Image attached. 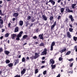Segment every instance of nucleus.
Listing matches in <instances>:
<instances>
[{"label": "nucleus", "instance_id": "ddd939ff", "mask_svg": "<svg viewBox=\"0 0 77 77\" xmlns=\"http://www.w3.org/2000/svg\"><path fill=\"white\" fill-rule=\"evenodd\" d=\"M28 37V35H24L23 37V38L22 39V40H23L24 39H26Z\"/></svg>", "mask_w": 77, "mask_h": 77}, {"label": "nucleus", "instance_id": "a878e982", "mask_svg": "<svg viewBox=\"0 0 77 77\" xmlns=\"http://www.w3.org/2000/svg\"><path fill=\"white\" fill-rule=\"evenodd\" d=\"M75 6H76V4H72V9H74V8H75Z\"/></svg>", "mask_w": 77, "mask_h": 77}, {"label": "nucleus", "instance_id": "c9c22d12", "mask_svg": "<svg viewBox=\"0 0 77 77\" xmlns=\"http://www.w3.org/2000/svg\"><path fill=\"white\" fill-rule=\"evenodd\" d=\"M63 60V58L62 57H60L59 58V60L60 61H61Z\"/></svg>", "mask_w": 77, "mask_h": 77}, {"label": "nucleus", "instance_id": "f8f14e48", "mask_svg": "<svg viewBox=\"0 0 77 77\" xmlns=\"http://www.w3.org/2000/svg\"><path fill=\"white\" fill-rule=\"evenodd\" d=\"M26 70L25 69H23V70L21 72V74L22 75L24 74L25 73V71H26Z\"/></svg>", "mask_w": 77, "mask_h": 77}, {"label": "nucleus", "instance_id": "13d9d810", "mask_svg": "<svg viewBox=\"0 0 77 77\" xmlns=\"http://www.w3.org/2000/svg\"><path fill=\"white\" fill-rule=\"evenodd\" d=\"M68 21V19L67 18H66V20H65L66 22H67Z\"/></svg>", "mask_w": 77, "mask_h": 77}, {"label": "nucleus", "instance_id": "f3484780", "mask_svg": "<svg viewBox=\"0 0 77 77\" xmlns=\"http://www.w3.org/2000/svg\"><path fill=\"white\" fill-rule=\"evenodd\" d=\"M50 62H51L52 64H54L55 62H54V61L53 60V59H51V60H50Z\"/></svg>", "mask_w": 77, "mask_h": 77}, {"label": "nucleus", "instance_id": "6e6552de", "mask_svg": "<svg viewBox=\"0 0 77 77\" xmlns=\"http://www.w3.org/2000/svg\"><path fill=\"white\" fill-rule=\"evenodd\" d=\"M49 2L51 3V4H52L53 5H55V2L53 1V0H49Z\"/></svg>", "mask_w": 77, "mask_h": 77}, {"label": "nucleus", "instance_id": "b1692460", "mask_svg": "<svg viewBox=\"0 0 77 77\" xmlns=\"http://www.w3.org/2000/svg\"><path fill=\"white\" fill-rule=\"evenodd\" d=\"M18 15H19V14L18 13H14L13 15L14 17H18Z\"/></svg>", "mask_w": 77, "mask_h": 77}, {"label": "nucleus", "instance_id": "39448f33", "mask_svg": "<svg viewBox=\"0 0 77 77\" xmlns=\"http://www.w3.org/2000/svg\"><path fill=\"white\" fill-rule=\"evenodd\" d=\"M4 53L5 54L7 55V56H8V55H9V53H10V51L7 50L5 51H4Z\"/></svg>", "mask_w": 77, "mask_h": 77}, {"label": "nucleus", "instance_id": "bf43d9fd", "mask_svg": "<svg viewBox=\"0 0 77 77\" xmlns=\"http://www.w3.org/2000/svg\"><path fill=\"white\" fill-rule=\"evenodd\" d=\"M44 67H45V66H43L41 67V69L44 68Z\"/></svg>", "mask_w": 77, "mask_h": 77}, {"label": "nucleus", "instance_id": "37998d69", "mask_svg": "<svg viewBox=\"0 0 77 77\" xmlns=\"http://www.w3.org/2000/svg\"><path fill=\"white\" fill-rule=\"evenodd\" d=\"M73 65V63H72L70 64V67H72Z\"/></svg>", "mask_w": 77, "mask_h": 77}, {"label": "nucleus", "instance_id": "f03ea898", "mask_svg": "<svg viewBox=\"0 0 77 77\" xmlns=\"http://www.w3.org/2000/svg\"><path fill=\"white\" fill-rule=\"evenodd\" d=\"M54 45H55V42H52L51 45V49L50 50L51 51H53V46H54Z\"/></svg>", "mask_w": 77, "mask_h": 77}, {"label": "nucleus", "instance_id": "4be33fe9", "mask_svg": "<svg viewBox=\"0 0 77 77\" xmlns=\"http://www.w3.org/2000/svg\"><path fill=\"white\" fill-rule=\"evenodd\" d=\"M60 11L61 13H63L64 12V10H65V8H61L60 9Z\"/></svg>", "mask_w": 77, "mask_h": 77}, {"label": "nucleus", "instance_id": "864d4df0", "mask_svg": "<svg viewBox=\"0 0 77 77\" xmlns=\"http://www.w3.org/2000/svg\"><path fill=\"white\" fill-rule=\"evenodd\" d=\"M71 21H74V18H73V17L71 19Z\"/></svg>", "mask_w": 77, "mask_h": 77}, {"label": "nucleus", "instance_id": "5701e85b", "mask_svg": "<svg viewBox=\"0 0 77 77\" xmlns=\"http://www.w3.org/2000/svg\"><path fill=\"white\" fill-rule=\"evenodd\" d=\"M72 73H73V71H72V70H71L68 73L69 76H70V74H72Z\"/></svg>", "mask_w": 77, "mask_h": 77}, {"label": "nucleus", "instance_id": "c756f323", "mask_svg": "<svg viewBox=\"0 0 77 77\" xmlns=\"http://www.w3.org/2000/svg\"><path fill=\"white\" fill-rule=\"evenodd\" d=\"M73 39L75 41H77V37H75V36H74L73 37Z\"/></svg>", "mask_w": 77, "mask_h": 77}, {"label": "nucleus", "instance_id": "a19ab883", "mask_svg": "<svg viewBox=\"0 0 77 77\" xmlns=\"http://www.w3.org/2000/svg\"><path fill=\"white\" fill-rule=\"evenodd\" d=\"M34 56H32V57H30V58L32 60H33V59H35Z\"/></svg>", "mask_w": 77, "mask_h": 77}, {"label": "nucleus", "instance_id": "4468645a", "mask_svg": "<svg viewBox=\"0 0 77 77\" xmlns=\"http://www.w3.org/2000/svg\"><path fill=\"white\" fill-rule=\"evenodd\" d=\"M66 5V1H65L64 2V4L62 2L61 3V5H62V6H65V5Z\"/></svg>", "mask_w": 77, "mask_h": 77}, {"label": "nucleus", "instance_id": "dca6fc26", "mask_svg": "<svg viewBox=\"0 0 77 77\" xmlns=\"http://www.w3.org/2000/svg\"><path fill=\"white\" fill-rule=\"evenodd\" d=\"M42 17L43 19H44L45 21H47V18L45 16V15H42Z\"/></svg>", "mask_w": 77, "mask_h": 77}, {"label": "nucleus", "instance_id": "e433bc0d", "mask_svg": "<svg viewBox=\"0 0 77 77\" xmlns=\"http://www.w3.org/2000/svg\"><path fill=\"white\" fill-rule=\"evenodd\" d=\"M69 31L70 32H72V31H73V29L72 28H69Z\"/></svg>", "mask_w": 77, "mask_h": 77}, {"label": "nucleus", "instance_id": "393cba45", "mask_svg": "<svg viewBox=\"0 0 77 77\" xmlns=\"http://www.w3.org/2000/svg\"><path fill=\"white\" fill-rule=\"evenodd\" d=\"M39 46L40 47H43V46H44V44L42 42L40 44Z\"/></svg>", "mask_w": 77, "mask_h": 77}, {"label": "nucleus", "instance_id": "2f4dec72", "mask_svg": "<svg viewBox=\"0 0 77 77\" xmlns=\"http://www.w3.org/2000/svg\"><path fill=\"white\" fill-rule=\"evenodd\" d=\"M6 63H10V61H9V60H7L6 61Z\"/></svg>", "mask_w": 77, "mask_h": 77}, {"label": "nucleus", "instance_id": "de8ad7c7", "mask_svg": "<svg viewBox=\"0 0 77 77\" xmlns=\"http://www.w3.org/2000/svg\"><path fill=\"white\" fill-rule=\"evenodd\" d=\"M69 18H70V19H71V18H73L72 17V15H70V16H69Z\"/></svg>", "mask_w": 77, "mask_h": 77}, {"label": "nucleus", "instance_id": "a18cd8bd", "mask_svg": "<svg viewBox=\"0 0 77 77\" xmlns=\"http://www.w3.org/2000/svg\"><path fill=\"white\" fill-rule=\"evenodd\" d=\"M69 61L71 62V61H72L73 60V59L71 58V59H69L68 60Z\"/></svg>", "mask_w": 77, "mask_h": 77}, {"label": "nucleus", "instance_id": "1a4fd4ad", "mask_svg": "<svg viewBox=\"0 0 77 77\" xmlns=\"http://www.w3.org/2000/svg\"><path fill=\"white\" fill-rule=\"evenodd\" d=\"M66 51V48H65L64 49H63L60 51L61 53H63V52L65 51Z\"/></svg>", "mask_w": 77, "mask_h": 77}, {"label": "nucleus", "instance_id": "cd10ccee", "mask_svg": "<svg viewBox=\"0 0 77 77\" xmlns=\"http://www.w3.org/2000/svg\"><path fill=\"white\" fill-rule=\"evenodd\" d=\"M10 34H9V33H6V34L5 35V37H6V38H8V36Z\"/></svg>", "mask_w": 77, "mask_h": 77}, {"label": "nucleus", "instance_id": "8fccbe9b", "mask_svg": "<svg viewBox=\"0 0 77 77\" xmlns=\"http://www.w3.org/2000/svg\"><path fill=\"white\" fill-rule=\"evenodd\" d=\"M33 38L34 39H35L37 38V37L35 35L33 37Z\"/></svg>", "mask_w": 77, "mask_h": 77}, {"label": "nucleus", "instance_id": "c03bdc74", "mask_svg": "<svg viewBox=\"0 0 77 77\" xmlns=\"http://www.w3.org/2000/svg\"><path fill=\"white\" fill-rule=\"evenodd\" d=\"M53 19V16H51L50 17V20H52Z\"/></svg>", "mask_w": 77, "mask_h": 77}, {"label": "nucleus", "instance_id": "052dcab7", "mask_svg": "<svg viewBox=\"0 0 77 77\" xmlns=\"http://www.w3.org/2000/svg\"><path fill=\"white\" fill-rule=\"evenodd\" d=\"M3 36H1L0 37V39H3Z\"/></svg>", "mask_w": 77, "mask_h": 77}, {"label": "nucleus", "instance_id": "58836bf2", "mask_svg": "<svg viewBox=\"0 0 77 77\" xmlns=\"http://www.w3.org/2000/svg\"><path fill=\"white\" fill-rule=\"evenodd\" d=\"M3 27V24L0 23V29H2Z\"/></svg>", "mask_w": 77, "mask_h": 77}, {"label": "nucleus", "instance_id": "c85d7f7f", "mask_svg": "<svg viewBox=\"0 0 77 77\" xmlns=\"http://www.w3.org/2000/svg\"><path fill=\"white\" fill-rule=\"evenodd\" d=\"M71 53V51H68V52H67L66 55H69Z\"/></svg>", "mask_w": 77, "mask_h": 77}, {"label": "nucleus", "instance_id": "473e14b6", "mask_svg": "<svg viewBox=\"0 0 77 77\" xmlns=\"http://www.w3.org/2000/svg\"><path fill=\"white\" fill-rule=\"evenodd\" d=\"M25 60H26V59L24 57H23L22 59V62H25Z\"/></svg>", "mask_w": 77, "mask_h": 77}, {"label": "nucleus", "instance_id": "f257e3e1", "mask_svg": "<svg viewBox=\"0 0 77 77\" xmlns=\"http://www.w3.org/2000/svg\"><path fill=\"white\" fill-rule=\"evenodd\" d=\"M23 33V31H21L17 34V38H16V40H18V41L20 40V38L22 36Z\"/></svg>", "mask_w": 77, "mask_h": 77}, {"label": "nucleus", "instance_id": "412c9836", "mask_svg": "<svg viewBox=\"0 0 77 77\" xmlns=\"http://www.w3.org/2000/svg\"><path fill=\"white\" fill-rule=\"evenodd\" d=\"M8 66H9V67L10 68L11 67H12L13 66V63H10L8 64Z\"/></svg>", "mask_w": 77, "mask_h": 77}, {"label": "nucleus", "instance_id": "9b49d317", "mask_svg": "<svg viewBox=\"0 0 77 77\" xmlns=\"http://www.w3.org/2000/svg\"><path fill=\"white\" fill-rule=\"evenodd\" d=\"M66 11L68 12H73V11L70 10H69V8H67L66 9Z\"/></svg>", "mask_w": 77, "mask_h": 77}, {"label": "nucleus", "instance_id": "6e6d98bb", "mask_svg": "<svg viewBox=\"0 0 77 77\" xmlns=\"http://www.w3.org/2000/svg\"><path fill=\"white\" fill-rule=\"evenodd\" d=\"M2 32H4L5 31V29H2Z\"/></svg>", "mask_w": 77, "mask_h": 77}, {"label": "nucleus", "instance_id": "79ce46f5", "mask_svg": "<svg viewBox=\"0 0 77 77\" xmlns=\"http://www.w3.org/2000/svg\"><path fill=\"white\" fill-rule=\"evenodd\" d=\"M75 51L77 52V45L75 46Z\"/></svg>", "mask_w": 77, "mask_h": 77}, {"label": "nucleus", "instance_id": "7ed1b4c3", "mask_svg": "<svg viewBox=\"0 0 77 77\" xmlns=\"http://www.w3.org/2000/svg\"><path fill=\"white\" fill-rule=\"evenodd\" d=\"M47 50L46 48H45V49H44L43 51L42 52L41 55H44V54H45V55H46L47 53Z\"/></svg>", "mask_w": 77, "mask_h": 77}, {"label": "nucleus", "instance_id": "680f3d73", "mask_svg": "<svg viewBox=\"0 0 77 77\" xmlns=\"http://www.w3.org/2000/svg\"><path fill=\"white\" fill-rule=\"evenodd\" d=\"M33 23H31V24L30 26V27H32V26H33Z\"/></svg>", "mask_w": 77, "mask_h": 77}, {"label": "nucleus", "instance_id": "20e7f679", "mask_svg": "<svg viewBox=\"0 0 77 77\" xmlns=\"http://www.w3.org/2000/svg\"><path fill=\"white\" fill-rule=\"evenodd\" d=\"M56 25V21L54 22L53 25H52L51 26V30H52L53 29V28H54V27H55V26Z\"/></svg>", "mask_w": 77, "mask_h": 77}, {"label": "nucleus", "instance_id": "bb28decb", "mask_svg": "<svg viewBox=\"0 0 77 77\" xmlns=\"http://www.w3.org/2000/svg\"><path fill=\"white\" fill-rule=\"evenodd\" d=\"M19 63V61H18L17 60H16L15 62L14 63V65H16L17 64V63Z\"/></svg>", "mask_w": 77, "mask_h": 77}, {"label": "nucleus", "instance_id": "09e8293b", "mask_svg": "<svg viewBox=\"0 0 77 77\" xmlns=\"http://www.w3.org/2000/svg\"><path fill=\"white\" fill-rule=\"evenodd\" d=\"M14 77H20V75H16Z\"/></svg>", "mask_w": 77, "mask_h": 77}, {"label": "nucleus", "instance_id": "ea45409f", "mask_svg": "<svg viewBox=\"0 0 77 77\" xmlns=\"http://www.w3.org/2000/svg\"><path fill=\"white\" fill-rule=\"evenodd\" d=\"M0 24H3V20L2 19L0 20Z\"/></svg>", "mask_w": 77, "mask_h": 77}, {"label": "nucleus", "instance_id": "f704fd0d", "mask_svg": "<svg viewBox=\"0 0 77 77\" xmlns=\"http://www.w3.org/2000/svg\"><path fill=\"white\" fill-rule=\"evenodd\" d=\"M38 72V69H36L35 70V74H37Z\"/></svg>", "mask_w": 77, "mask_h": 77}, {"label": "nucleus", "instance_id": "0e129e2a", "mask_svg": "<svg viewBox=\"0 0 77 77\" xmlns=\"http://www.w3.org/2000/svg\"><path fill=\"white\" fill-rule=\"evenodd\" d=\"M44 59H45V57H42V60H44Z\"/></svg>", "mask_w": 77, "mask_h": 77}, {"label": "nucleus", "instance_id": "a211bd4d", "mask_svg": "<svg viewBox=\"0 0 77 77\" xmlns=\"http://www.w3.org/2000/svg\"><path fill=\"white\" fill-rule=\"evenodd\" d=\"M19 25L21 26H22L23 25V21L22 20L20 21H19Z\"/></svg>", "mask_w": 77, "mask_h": 77}, {"label": "nucleus", "instance_id": "9d476101", "mask_svg": "<svg viewBox=\"0 0 77 77\" xmlns=\"http://www.w3.org/2000/svg\"><path fill=\"white\" fill-rule=\"evenodd\" d=\"M16 36H17V35L15 34H13L11 35V37L12 39H14L15 37H16Z\"/></svg>", "mask_w": 77, "mask_h": 77}, {"label": "nucleus", "instance_id": "e2e57ef3", "mask_svg": "<svg viewBox=\"0 0 77 77\" xmlns=\"http://www.w3.org/2000/svg\"><path fill=\"white\" fill-rule=\"evenodd\" d=\"M45 62V61L42 60V63H44Z\"/></svg>", "mask_w": 77, "mask_h": 77}, {"label": "nucleus", "instance_id": "603ef678", "mask_svg": "<svg viewBox=\"0 0 77 77\" xmlns=\"http://www.w3.org/2000/svg\"><path fill=\"white\" fill-rule=\"evenodd\" d=\"M35 19H32L31 20V22H33L35 21Z\"/></svg>", "mask_w": 77, "mask_h": 77}, {"label": "nucleus", "instance_id": "49530a36", "mask_svg": "<svg viewBox=\"0 0 77 77\" xmlns=\"http://www.w3.org/2000/svg\"><path fill=\"white\" fill-rule=\"evenodd\" d=\"M38 31H39V28H38L36 29L35 32H36L37 33H38Z\"/></svg>", "mask_w": 77, "mask_h": 77}, {"label": "nucleus", "instance_id": "6ab92c4d", "mask_svg": "<svg viewBox=\"0 0 77 77\" xmlns=\"http://www.w3.org/2000/svg\"><path fill=\"white\" fill-rule=\"evenodd\" d=\"M18 31H19V30H18V27L17 26L14 29V32H17Z\"/></svg>", "mask_w": 77, "mask_h": 77}, {"label": "nucleus", "instance_id": "338daca9", "mask_svg": "<svg viewBox=\"0 0 77 77\" xmlns=\"http://www.w3.org/2000/svg\"><path fill=\"white\" fill-rule=\"evenodd\" d=\"M61 2V0H58V3H60Z\"/></svg>", "mask_w": 77, "mask_h": 77}, {"label": "nucleus", "instance_id": "4d7b16f0", "mask_svg": "<svg viewBox=\"0 0 77 77\" xmlns=\"http://www.w3.org/2000/svg\"><path fill=\"white\" fill-rule=\"evenodd\" d=\"M60 77V74H59L56 77Z\"/></svg>", "mask_w": 77, "mask_h": 77}, {"label": "nucleus", "instance_id": "7c9ffc66", "mask_svg": "<svg viewBox=\"0 0 77 77\" xmlns=\"http://www.w3.org/2000/svg\"><path fill=\"white\" fill-rule=\"evenodd\" d=\"M3 51V48L2 47L0 48V54L1 53V52H2Z\"/></svg>", "mask_w": 77, "mask_h": 77}, {"label": "nucleus", "instance_id": "aec40b11", "mask_svg": "<svg viewBox=\"0 0 77 77\" xmlns=\"http://www.w3.org/2000/svg\"><path fill=\"white\" fill-rule=\"evenodd\" d=\"M35 56H34V59H37V57H38V54L37 53H35Z\"/></svg>", "mask_w": 77, "mask_h": 77}, {"label": "nucleus", "instance_id": "69168bd1", "mask_svg": "<svg viewBox=\"0 0 77 77\" xmlns=\"http://www.w3.org/2000/svg\"><path fill=\"white\" fill-rule=\"evenodd\" d=\"M69 26L70 27H71V28H72V25L70 24Z\"/></svg>", "mask_w": 77, "mask_h": 77}, {"label": "nucleus", "instance_id": "3c124183", "mask_svg": "<svg viewBox=\"0 0 77 77\" xmlns=\"http://www.w3.org/2000/svg\"><path fill=\"white\" fill-rule=\"evenodd\" d=\"M60 17H61L60 16V15L58 16L57 17L58 20H60Z\"/></svg>", "mask_w": 77, "mask_h": 77}, {"label": "nucleus", "instance_id": "72a5a7b5", "mask_svg": "<svg viewBox=\"0 0 77 77\" xmlns=\"http://www.w3.org/2000/svg\"><path fill=\"white\" fill-rule=\"evenodd\" d=\"M47 70H45L43 72V74H44V75H45L46 74H47Z\"/></svg>", "mask_w": 77, "mask_h": 77}, {"label": "nucleus", "instance_id": "2eb2a0df", "mask_svg": "<svg viewBox=\"0 0 77 77\" xmlns=\"http://www.w3.org/2000/svg\"><path fill=\"white\" fill-rule=\"evenodd\" d=\"M56 64L53 65V64H52L51 65V66L52 68L51 69H54V68H56Z\"/></svg>", "mask_w": 77, "mask_h": 77}, {"label": "nucleus", "instance_id": "0eeeda50", "mask_svg": "<svg viewBox=\"0 0 77 77\" xmlns=\"http://www.w3.org/2000/svg\"><path fill=\"white\" fill-rule=\"evenodd\" d=\"M67 35L68 38H71V34L69 32H67Z\"/></svg>", "mask_w": 77, "mask_h": 77}, {"label": "nucleus", "instance_id": "774afa93", "mask_svg": "<svg viewBox=\"0 0 77 77\" xmlns=\"http://www.w3.org/2000/svg\"><path fill=\"white\" fill-rule=\"evenodd\" d=\"M15 20V18H13V21H14Z\"/></svg>", "mask_w": 77, "mask_h": 77}, {"label": "nucleus", "instance_id": "5fc2aeb1", "mask_svg": "<svg viewBox=\"0 0 77 77\" xmlns=\"http://www.w3.org/2000/svg\"><path fill=\"white\" fill-rule=\"evenodd\" d=\"M11 24L10 23H9L8 24V27H11Z\"/></svg>", "mask_w": 77, "mask_h": 77}, {"label": "nucleus", "instance_id": "4c0bfd02", "mask_svg": "<svg viewBox=\"0 0 77 77\" xmlns=\"http://www.w3.org/2000/svg\"><path fill=\"white\" fill-rule=\"evenodd\" d=\"M30 19H31V16H28L27 18V20H29Z\"/></svg>", "mask_w": 77, "mask_h": 77}, {"label": "nucleus", "instance_id": "423d86ee", "mask_svg": "<svg viewBox=\"0 0 77 77\" xmlns=\"http://www.w3.org/2000/svg\"><path fill=\"white\" fill-rule=\"evenodd\" d=\"M38 37H39L40 39H41L44 40V37H43V34H42L39 35H38Z\"/></svg>", "mask_w": 77, "mask_h": 77}]
</instances>
